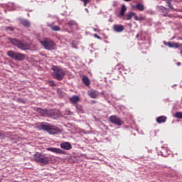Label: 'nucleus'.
Masks as SVG:
<instances>
[{
    "instance_id": "39",
    "label": "nucleus",
    "mask_w": 182,
    "mask_h": 182,
    "mask_svg": "<svg viewBox=\"0 0 182 182\" xmlns=\"http://www.w3.org/2000/svg\"><path fill=\"white\" fill-rule=\"evenodd\" d=\"M2 136V133L0 132V136Z\"/></svg>"
},
{
    "instance_id": "28",
    "label": "nucleus",
    "mask_w": 182,
    "mask_h": 182,
    "mask_svg": "<svg viewBox=\"0 0 182 182\" xmlns=\"http://www.w3.org/2000/svg\"><path fill=\"white\" fill-rule=\"evenodd\" d=\"M18 103H23V105H25V103H26V101H25V100L21 98L18 99Z\"/></svg>"
},
{
    "instance_id": "41",
    "label": "nucleus",
    "mask_w": 182,
    "mask_h": 182,
    "mask_svg": "<svg viewBox=\"0 0 182 182\" xmlns=\"http://www.w3.org/2000/svg\"><path fill=\"white\" fill-rule=\"evenodd\" d=\"M94 31H96V28H95Z\"/></svg>"
},
{
    "instance_id": "26",
    "label": "nucleus",
    "mask_w": 182,
    "mask_h": 182,
    "mask_svg": "<svg viewBox=\"0 0 182 182\" xmlns=\"http://www.w3.org/2000/svg\"><path fill=\"white\" fill-rule=\"evenodd\" d=\"M175 117L176 119H182V112H178L175 114Z\"/></svg>"
},
{
    "instance_id": "17",
    "label": "nucleus",
    "mask_w": 182,
    "mask_h": 182,
    "mask_svg": "<svg viewBox=\"0 0 182 182\" xmlns=\"http://www.w3.org/2000/svg\"><path fill=\"white\" fill-rule=\"evenodd\" d=\"M134 15H136V13L131 11L124 16V19L125 21H130V19H132L133 18V16H134Z\"/></svg>"
},
{
    "instance_id": "2",
    "label": "nucleus",
    "mask_w": 182,
    "mask_h": 182,
    "mask_svg": "<svg viewBox=\"0 0 182 182\" xmlns=\"http://www.w3.org/2000/svg\"><path fill=\"white\" fill-rule=\"evenodd\" d=\"M41 127L50 134H59V133H62V130L58 128V127L49 124L41 123Z\"/></svg>"
},
{
    "instance_id": "33",
    "label": "nucleus",
    "mask_w": 182,
    "mask_h": 182,
    "mask_svg": "<svg viewBox=\"0 0 182 182\" xmlns=\"http://www.w3.org/2000/svg\"><path fill=\"white\" fill-rule=\"evenodd\" d=\"M134 16L135 21H139V16H137V15H136V14Z\"/></svg>"
},
{
    "instance_id": "6",
    "label": "nucleus",
    "mask_w": 182,
    "mask_h": 182,
    "mask_svg": "<svg viewBox=\"0 0 182 182\" xmlns=\"http://www.w3.org/2000/svg\"><path fill=\"white\" fill-rule=\"evenodd\" d=\"M40 43H41L43 48L47 50H52L55 49V47L56 46L55 41L48 38H46L43 41H40Z\"/></svg>"
},
{
    "instance_id": "15",
    "label": "nucleus",
    "mask_w": 182,
    "mask_h": 182,
    "mask_svg": "<svg viewBox=\"0 0 182 182\" xmlns=\"http://www.w3.org/2000/svg\"><path fill=\"white\" fill-rule=\"evenodd\" d=\"M167 120V117L166 116H160L156 118V122L159 123V124H161V123H166Z\"/></svg>"
},
{
    "instance_id": "10",
    "label": "nucleus",
    "mask_w": 182,
    "mask_h": 182,
    "mask_svg": "<svg viewBox=\"0 0 182 182\" xmlns=\"http://www.w3.org/2000/svg\"><path fill=\"white\" fill-rule=\"evenodd\" d=\"M113 31L117 33L123 32L124 31V26L122 24H115L113 26Z\"/></svg>"
},
{
    "instance_id": "34",
    "label": "nucleus",
    "mask_w": 182,
    "mask_h": 182,
    "mask_svg": "<svg viewBox=\"0 0 182 182\" xmlns=\"http://www.w3.org/2000/svg\"><path fill=\"white\" fill-rule=\"evenodd\" d=\"M176 65H177V66H181V63L178 62V63H176Z\"/></svg>"
},
{
    "instance_id": "3",
    "label": "nucleus",
    "mask_w": 182,
    "mask_h": 182,
    "mask_svg": "<svg viewBox=\"0 0 182 182\" xmlns=\"http://www.w3.org/2000/svg\"><path fill=\"white\" fill-rule=\"evenodd\" d=\"M9 41L12 43V45L16 46L17 48H18V49H21V50H26L30 48L29 43H23L22 41L16 38H9Z\"/></svg>"
},
{
    "instance_id": "21",
    "label": "nucleus",
    "mask_w": 182,
    "mask_h": 182,
    "mask_svg": "<svg viewBox=\"0 0 182 182\" xmlns=\"http://www.w3.org/2000/svg\"><path fill=\"white\" fill-rule=\"evenodd\" d=\"M49 28H50V29H52V31H60V27H59V26H55V25L50 24Z\"/></svg>"
},
{
    "instance_id": "22",
    "label": "nucleus",
    "mask_w": 182,
    "mask_h": 182,
    "mask_svg": "<svg viewBox=\"0 0 182 182\" xmlns=\"http://www.w3.org/2000/svg\"><path fill=\"white\" fill-rule=\"evenodd\" d=\"M136 8L138 9L139 11H144V5L141 3H139L136 5Z\"/></svg>"
},
{
    "instance_id": "29",
    "label": "nucleus",
    "mask_w": 182,
    "mask_h": 182,
    "mask_svg": "<svg viewBox=\"0 0 182 182\" xmlns=\"http://www.w3.org/2000/svg\"><path fill=\"white\" fill-rule=\"evenodd\" d=\"M82 2H84V6H86L89 2H90V0H81Z\"/></svg>"
},
{
    "instance_id": "5",
    "label": "nucleus",
    "mask_w": 182,
    "mask_h": 182,
    "mask_svg": "<svg viewBox=\"0 0 182 182\" xmlns=\"http://www.w3.org/2000/svg\"><path fill=\"white\" fill-rule=\"evenodd\" d=\"M7 55L9 58H11V59H14V60H19L20 62H22V60H25V58H26V55H25V54L14 50H9L7 52Z\"/></svg>"
},
{
    "instance_id": "36",
    "label": "nucleus",
    "mask_w": 182,
    "mask_h": 182,
    "mask_svg": "<svg viewBox=\"0 0 182 182\" xmlns=\"http://www.w3.org/2000/svg\"><path fill=\"white\" fill-rule=\"evenodd\" d=\"M124 1H125V2H130V1L132 0H124Z\"/></svg>"
},
{
    "instance_id": "11",
    "label": "nucleus",
    "mask_w": 182,
    "mask_h": 182,
    "mask_svg": "<svg viewBox=\"0 0 182 182\" xmlns=\"http://www.w3.org/2000/svg\"><path fill=\"white\" fill-rule=\"evenodd\" d=\"M69 100L72 105H77V103L80 102V97L77 95H73L69 99Z\"/></svg>"
},
{
    "instance_id": "23",
    "label": "nucleus",
    "mask_w": 182,
    "mask_h": 182,
    "mask_svg": "<svg viewBox=\"0 0 182 182\" xmlns=\"http://www.w3.org/2000/svg\"><path fill=\"white\" fill-rule=\"evenodd\" d=\"M76 109L78 113H84L83 107H82V105H76Z\"/></svg>"
},
{
    "instance_id": "8",
    "label": "nucleus",
    "mask_w": 182,
    "mask_h": 182,
    "mask_svg": "<svg viewBox=\"0 0 182 182\" xmlns=\"http://www.w3.org/2000/svg\"><path fill=\"white\" fill-rule=\"evenodd\" d=\"M48 151H51L52 153H55V154H66V152L59 148L49 147L46 148Z\"/></svg>"
},
{
    "instance_id": "38",
    "label": "nucleus",
    "mask_w": 182,
    "mask_h": 182,
    "mask_svg": "<svg viewBox=\"0 0 182 182\" xmlns=\"http://www.w3.org/2000/svg\"><path fill=\"white\" fill-rule=\"evenodd\" d=\"M92 103H96V101L95 100H92Z\"/></svg>"
},
{
    "instance_id": "14",
    "label": "nucleus",
    "mask_w": 182,
    "mask_h": 182,
    "mask_svg": "<svg viewBox=\"0 0 182 182\" xmlns=\"http://www.w3.org/2000/svg\"><path fill=\"white\" fill-rule=\"evenodd\" d=\"M166 46H168V48H180V44L178 43H171V42H164Z\"/></svg>"
},
{
    "instance_id": "12",
    "label": "nucleus",
    "mask_w": 182,
    "mask_h": 182,
    "mask_svg": "<svg viewBox=\"0 0 182 182\" xmlns=\"http://www.w3.org/2000/svg\"><path fill=\"white\" fill-rule=\"evenodd\" d=\"M158 9L163 14V16H167V14L170 12V9H167L163 6H159Z\"/></svg>"
},
{
    "instance_id": "4",
    "label": "nucleus",
    "mask_w": 182,
    "mask_h": 182,
    "mask_svg": "<svg viewBox=\"0 0 182 182\" xmlns=\"http://www.w3.org/2000/svg\"><path fill=\"white\" fill-rule=\"evenodd\" d=\"M34 161L40 163L41 166H46L49 164V159L42 153L36 152L34 155Z\"/></svg>"
},
{
    "instance_id": "13",
    "label": "nucleus",
    "mask_w": 182,
    "mask_h": 182,
    "mask_svg": "<svg viewBox=\"0 0 182 182\" xmlns=\"http://www.w3.org/2000/svg\"><path fill=\"white\" fill-rule=\"evenodd\" d=\"M60 147L63 150H70L72 149V144L70 142H63L60 144Z\"/></svg>"
},
{
    "instance_id": "40",
    "label": "nucleus",
    "mask_w": 182,
    "mask_h": 182,
    "mask_svg": "<svg viewBox=\"0 0 182 182\" xmlns=\"http://www.w3.org/2000/svg\"><path fill=\"white\" fill-rule=\"evenodd\" d=\"M119 68H123V65H119Z\"/></svg>"
},
{
    "instance_id": "19",
    "label": "nucleus",
    "mask_w": 182,
    "mask_h": 182,
    "mask_svg": "<svg viewBox=\"0 0 182 182\" xmlns=\"http://www.w3.org/2000/svg\"><path fill=\"white\" fill-rule=\"evenodd\" d=\"M20 22L21 25L26 28H29V26H31V23L26 19H22L20 21Z\"/></svg>"
},
{
    "instance_id": "9",
    "label": "nucleus",
    "mask_w": 182,
    "mask_h": 182,
    "mask_svg": "<svg viewBox=\"0 0 182 182\" xmlns=\"http://www.w3.org/2000/svg\"><path fill=\"white\" fill-rule=\"evenodd\" d=\"M87 95L91 97V99H97L99 97V92L95 90H90L87 91Z\"/></svg>"
},
{
    "instance_id": "35",
    "label": "nucleus",
    "mask_w": 182,
    "mask_h": 182,
    "mask_svg": "<svg viewBox=\"0 0 182 182\" xmlns=\"http://www.w3.org/2000/svg\"><path fill=\"white\" fill-rule=\"evenodd\" d=\"M139 34H136V38L139 39Z\"/></svg>"
},
{
    "instance_id": "7",
    "label": "nucleus",
    "mask_w": 182,
    "mask_h": 182,
    "mask_svg": "<svg viewBox=\"0 0 182 182\" xmlns=\"http://www.w3.org/2000/svg\"><path fill=\"white\" fill-rule=\"evenodd\" d=\"M109 122H111V123L113 124H116L117 126H122L124 123L123 121H122V119L116 115L110 116Z\"/></svg>"
},
{
    "instance_id": "16",
    "label": "nucleus",
    "mask_w": 182,
    "mask_h": 182,
    "mask_svg": "<svg viewBox=\"0 0 182 182\" xmlns=\"http://www.w3.org/2000/svg\"><path fill=\"white\" fill-rule=\"evenodd\" d=\"M48 117H58V113L56 112V110L54 109H50L48 110Z\"/></svg>"
},
{
    "instance_id": "32",
    "label": "nucleus",
    "mask_w": 182,
    "mask_h": 182,
    "mask_svg": "<svg viewBox=\"0 0 182 182\" xmlns=\"http://www.w3.org/2000/svg\"><path fill=\"white\" fill-rule=\"evenodd\" d=\"M95 38H97V39H102V37L99 36L97 34L94 35Z\"/></svg>"
},
{
    "instance_id": "25",
    "label": "nucleus",
    "mask_w": 182,
    "mask_h": 182,
    "mask_svg": "<svg viewBox=\"0 0 182 182\" xmlns=\"http://www.w3.org/2000/svg\"><path fill=\"white\" fill-rule=\"evenodd\" d=\"M68 25L69 28H72V26H75V25H76V22L73 20H71L68 23Z\"/></svg>"
},
{
    "instance_id": "27",
    "label": "nucleus",
    "mask_w": 182,
    "mask_h": 182,
    "mask_svg": "<svg viewBox=\"0 0 182 182\" xmlns=\"http://www.w3.org/2000/svg\"><path fill=\"white\" fill-rule=\"evenodd\" d=\"M166 4H168L169 9L174 10V7H173V5H171V0H168Z\"/></svg>"
},
{
    "instance_id": "1",
    "label": "nucleus",
    "mask_w": 182,
    "mask_h": 182,
    "mask_svg": "<svg viewBox=\"0 0 182 182\" xmlns=\"http://www.w3.org/2000/svg\"><path fill=\"white\" fill-rule=\"evenodd\" d=\"M52 70H53L52 76L54 79L60 81L63 80V78L65 77V71H63L62 68L56 65H53Z\"/></svg>"
},
{
    "instance_id": "20",
    "label": "nucleus",
    "mask_w": 182,
    "mask_h": 182,
    "mask_svg": "<svg viewBox=\"0 0 182 182\" xmlns=\"http://www.w3.org/2000/svg\"><path fill=\"white\" fill-rule=\"evenodd\" d=\"M126 11H127V8L126 5L123 4L121 7V11L119 13L120 16H124V14H126Z\"/></svg>"
},
{
    "instance_id": "30",
    "label": "nucleus",
    "mask_w": 182,
    "mask_h": 182,
    "mask_svg": "<svg viewBox=\"0 0 182 182\" xmlns=\"http://www.w3.org/2000/svg\"><path fill=\"white\" fill-rule=\"evenodd\" d=\"M48 83L50 84V86H56V84H55V82L53 80L48 81Z\"/></svg>"
},
{
    "instance_id": "37",
    "label": "nucleus",
    "mask_w": 182,
    "mask_h": 182,
    "mask_svg": "<svg viewBox=\"0 0 182 182\" xmlns=\"http://www.w3.org/2000/svg\"><path fill=\"white\" fill-rule=\"evenodd\" d=\"M143 19H144V18H140L139 21H143Z\"/></svg>"
},
{
    "instance_id": "18",
    "label": "nucleus",
    "mask_w": 182,
    "mask_h": 182,
    "mask_svg": "<svg viewBox=\"0 0 182 182\" xmlns=\"http://www.w3.org/2000/svg\"><path fill=\"white\" fill-rule=\"evenodd\" d=\"M82 83H84V85L85 86H90V80H89V77L87 76L84 75L82 77Z\"/></svg>"
},
{
    "instance_id": "31",
    "label": "nucleus",
    "mask_w": 182,
    "mask_h": 182,
    "mask_svg": "<svg viewBox=\"0 0 182 182\" xmlns=\"http://www.w3.org/2000/svg\"><path fill=\"white\" fill-rule=\"evenodd\" d=\"M6 31H11V32H12L14 31V28L12 27H6Z\"/></svg>"
},
{
    "instance_id": "24",
    "label": "nucleus",
    "mask_w": 182,
    "mask_h": 182,
    "mask_svg": "<svg viewBox=\"0 0 182 182\" xmlns=\"http://www.w3.org/2000/svg\"><path fill=\"white\" fill-rule=\"evenodd\" d=\"M40 113H41L42 116H48V110L41 109Z\"/></svg>"
}]
</instances>
